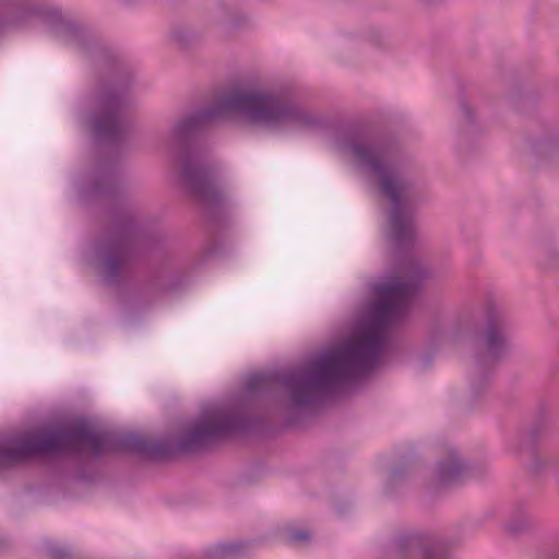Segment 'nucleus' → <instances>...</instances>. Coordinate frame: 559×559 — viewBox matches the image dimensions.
Returning <instances> with one entry per match:
<instances>
[{
    "label": "nucleus",
    "mask_w": 559,
    "mask_h": 559,
    "mask_svg": "<svg viewBox=\"0 0 559 559\" xmlns=\"http://www.w3.org/2000/svg\"><path fill=\"white\" fill-rule=\"evenodd\" d=\"M424 275L416 263L403 261L372 285L370 312L348 341L326 350L304 370L251 374L246 380L248 393L265 392L280 382L292 404L304 408L324 401L338 385L366 377L379 365L392 329L407 314Z\"/></svg>",
    "instance_id": "nucleus-1"
},
{
    "label": "nucleus",
    "mask_w": 559,
    "mask_h": 559,
    "mask_svg": "<svg viewBox=\"0 0 559 559\" xmlns=\"http://www.w3.org/2000/svg\"><path fill=\"white\" fill-rule=\"evenodd\" d=\"M231 116L276 131L310 129L321 121L287 91L247 86L231 88L207 108L179 121L171 132L169 145L177 151L182 182L207 207L221 204L224 192L215 180V168L207 150L194 140V134L204 124Z\"/></svg>",
    "instance_id": "nucleus-2"
},
{
    "label": "nucleus",
    "mask_w": 559,
    "mask_h": 559,
    "mask_svg": "<svg viewBox=\"0 0 559 559\" xmlns=\"http://www.w3.org/2000/svg\"><path fill=\"white\" fill-rule=\"evenodd\" d=\"M337 148L350 156L358 169L372 182L379 194L390 202L388 239L396 248L411 246L415 238L411 183L394 165L383 145L370 142L358 131L336 136Z\"/></svg>",
    "instance_id": "nucleus-3"
},
{
    "label": "nucleus",
    "mask_w": 559,
    "mask_h": 559,
    "mask_svg": "<svg viewBox=\"0 0 559 559\" xmlns=\"http://www.w3.org/2000/svg\"><path fill=\"white\" fill-rule=\"evenodd\" d=\"M85 450L94 456L111 451L134 452V433L94 431L86 423L76 421L56 432L20 437L10 448L0 447V466L17 464L34 455L80 454Z\"/></svg>",
    "instance_id": "nucleus-4"
},
{
    "label": "nucleus",
    "mask_w": 559,
    "mask_h": 559,
    "mask_svg": "<svg viewBox=\"0 0 559 559\" xmlns=\"http://www.w3.org/2000/svg\"><path fill=\"white\" fill-rule=\"evenodd\" d=\"M124 95L121 87L100 93L95 98V111L88 118L94 135L99 140L118 141L126 131L122 118Z\"/></svg>",
    "instance_id": "nucleus-5"
},
{
    "label": "nucleus",
    "mask_w": 559,
    "mask_h": 559,
    "mask_svg": "<svg viewBox=\"0 0 559 559\" xmlns=\"http://www.w3.org/2000/svg\"><path fill=\"white\" fill-rule=\"evenodd\" d=\"M480 352L477 356L479 366L491 365L503 358L510 349L506 335V320L500 312L488 313L485 331L479 338Z\"/></svg>",
    "instance_id": "nucleus-6"
},
{
    "label": "nucleus",
    "mask_w": 559,
    "mask_h": 559,
    "mask_svg": "<svg viewBox=\"0 0 559 559\" xmlns=\"http://www.w3.org/2000/svg\"><path fill=\"white\" fill-rule=\"evenodd\" d=\"M97 253L103 258V275L107 282H117L119 276L127 272L130 264V250L124 239H110L96 247Z\"/></svg>",
    "instance_id": "nucleus-7"
},
{
    "label": "nucleus",
    "mask_w": 559,
    "mask_h": 559,
    "mask_svg": "<svg viewBox=\"0 0 559 559\" xmlns=\"http://www.w3.org/2000/svg\"><path fill=\"white\" fill-rule=\"evenodd\" d=\"M394 559H451L442 547L424 545L417 539L397 540L392 548Z\"/></svg>",
    "instance_id": "nucleus-8"
},
{
    "label": "nucleus",
    "mask_w": 559,
    "mask_h": 559,
    "mask_svg": "<svg viewBox=\"0 0 559 559\" xmlns=\"http://www.w3.org/2000/svg\"><path fill=\"white\" fill-rule=\"evenodd\" d=\"M466 472V465L456 452L440 461L435 471L436 480L440 485H448L459 480Z\"/></svg>",
    "instance_id": "nucleus-9"
},
{
    "label": "nucleus",
    "mask_w": 559,
    "mask_h": 559,
    "mask_svg": "<svg viewBox=\"0 0 559 559\" xmlns=\"http://www.w3.org/2000/svg\"><path fill=\"white\" fill-rule=\"evenodd\" d=\"M476 334L474 319L471 316H462L447 329L444 337L450 342H459L463 338L475 337Z\"/></svg>",
    "instance_id": "nucleus-10"
},
{
    "label": "nucleus",
    "mask_w": 559,
    "mask_h": 559,
    "mask_svg": "<svg viewBox=\"0 0 559 559\" xmlns=\"http://www.w3.org/2000/svg\"><path fill=\"white\" fill-rule=\"evenodd\" d=\"M289 538L294 542H307L309 539V534L306 531L298 530L293 532Z\"/></svg>",
    "instance_id": "nucleus-11"
},
{
    "label": "nucleus",
    "mask_w": 559,
    "mask_h": 559,
    "mask_svg": "<svg viewBox=\"0 0 559 559\" xmlns=\"http://www.w3.org/2000/svg\"><path fill=\"white\" fill-rule=\"evenodd\" d=\"M49 555L52 559H63L64 557L68 556L66 550H63L57 546L50 547Z\"/></svg>",
    "instance_id": "nucleus-12"
},
{
    "label": "nucleus",
    "mask_w": 559,
    "mask_h": 559,
    "mask_svg": "<svg viewBox=\"0 0 559 559\" xmlns=\"http://www.w3.org/2000/svg\"><path fill=\"white\" fill-rule=\"evenodd\" d=\"M528 525V520L527 519H524L523 521V524L522 525H515L514 523H509L508 524V530L509 531H512V532H518L524 527H526Z\"/></svg>",
    "instance_id": "nucleus-13"
},
{
    "label": "nucleus",
    "mask_w": 559,
    "mask_h": 559,
    "mask_svg": "<svg viewBox=\"0 0 559 559\" xmlns=\"http://www.w3.org/2000/svg\"><path fill=\"white\" fill-rule=\"evenodd\" d=\"M102 180L104 182L99 187H97V189H99V190H102L104 186L111 185V182L114 181V177L111 174H105Z\"/></svg>",
    "instance_id": "nucleus-14"
},
{
    "label": "nucleus",
    "mask_w": 559,
    "mask_h": 559,
    "mask_svg": "<svg viewBox=\"0 0 559 559\" xmlns=\"http://www.w3.org/2000/svg\"><path fill=\"white\" fill-rule=\"evenodd\" d=\"M234 548H235L234 545H224L222 547V551L228 554V552H231L234 550Z\"/></svg>",
    "instance_id": "nucleus-15"
},
{
    "label": "nucleus",
    "mask_w": 559,
    "mask_h": 559,
    "mask_svg": "<svg viewBox=\"0 0 559 559\" xmlns=\"http://www.w3.org/2000/svg\"><path fill=\"white\" fill-rule=\"evenodd\" d=\"M533 468H534L536 472L539 469V467L537 466V461L534 463Z\"/></svg>",
    "instance_id": "nucleus-16"
}]
</instances>
